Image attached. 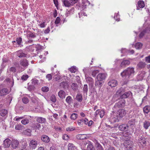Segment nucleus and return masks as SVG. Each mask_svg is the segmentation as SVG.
<instances>
[{
  "instance_id": "nucleus-18",
  "label": "nucleus",
  "mask_w": 150,
  "mask_h": 150,
  "mask_svg": "<svg viewBox=\"0 0 150 150\" xmlns=\"http://www.w3.org/2000/svg\"><path fill=\"white\" fill-rule=\"evenodd\" d=\"M17 56L20 57H27V54L23 53L22 50H20L17 52Z\"/></svg>"
},
{
  "instance_id": "nucleus-1",
  "label": "nucleus",
  "mask_w": 150,
  "mask_h": 150,
  "mask_svg": "<svg viewBox=\"0 0 150 150\" xmlns=\"http://www.w3.org/2000/svg\"><path fill=\"white\" fill-rule=\"evenodd\" d=\"M134 68L129 67L121 73V75L123 79L128 80L130 77H132L134 75Z\"/></svg>"
},
{
  "instance_id": "nucleus-6",
  "label": "nucleus",
  "mask_w": 150,
  "mask_h": 150,
  "mask_svg": "<svg viewBox=\"0 0 150 150\" xmlns=\"http://www.w3.org/2000/svg\"><path fill=\"white\" fill-rule=\"evenodd\" d=\"M125 100L124 99H122L116 103L115 106L119 108L123 107L125 106Z\"/></svg>"
},
{
  "instance_id": "nucleus-47",
  "label": "nucleus",
  "mask_w": 150,
  "mask_h": 150,
  "mask_svg": "<svg viewBox=\"0 0 150 150\" xmlns=\"http://www.w3.org/2000/svg\"><path fill=\"white\" fill-rule=\"evenodd\" d=\"M96 146L97 148V150H103V148L99 143H97L96 144Z\"/></svg>"
},
{
  "instance_id": "nucleus-9",
  "label": "nucleus",
  "mask_w": 150,
  "mask_h": 150,
  "mask_svg": "<svg viewBox=\"0 0 150 150\" xmlns=\"http://www.w3.org/2000/svg\"><path fill=\"white\" fill-rule=\"evenodd\" d=\"M37 142L36 141L33 140H31L29 146L33 149H35L37 147Z\"/></svg>"
},
{
  "instance_id": "nucleus-45",
  "label": "nucleus",
  "mask_w": 150,
  "mask_h": 150,
  "mask_svg": "<svg viewBox=\"0 0 150 150\" xmlns=\"http://www.w3.org/2000/svg\"><path fill=\"white\" fill-rule=\"evenodd\" d=\"M31 130L30 129H28L24 131L25 134L28 136H30L31 134Z\"/></svg>"
},
{
  "instance_id": "nucleus-33",
  "label": "nucleus",
  "mask_w": 150,
  "mask_h": 150,
  "mask_svg": "<svg viewBox=\"0 0 150 150\" xmlns=\"http://www.w3.org/2000/svg\"><path fill=\"white\" fill-rule=\"evenodd\" d=\"M63 2L65 6L69 7L71 5L70 2L67 0H63Z\"/></svg>"
},
{
  "instance_id": "nucleus-27",
  "label": "nucleus",
  "mask_w": 150,
  "mask_h": 150,
  "mask_svg": "<svg viewBox=\"0 0 150 150\" xmlns=\"http://www.w3.org/2000/svg\"><path fill=\"white\" fill-rule=\"evenodd\" d=\"M76 100L79 102H81L83 100V97L81 94L78 93L76 96Z\"/></svg>"
},
{
  "instance_id": "nucleus-24",
  "label": "nucleus",
  "mask_w": 150,
  "mask_h": 150,
  "mask_svg": "<svg viewBox=\"0 0 150 150\" xmlns=\"http://www.w3.org/2000/svg\"><path fill=\"white\" fill-rule=\"evenodd\" d=\"M68 150H75L76 147L72 143H69L68 146Z\"/></svg>"
},
{
  "instance_id": "nucleus-16",
  "label": "nucleus",
  "mask_w": 150,
  "mask_h": 150,
  "mask_svg": "<svg viewBox=\"0 0 150 150\" xmlns=\"http://www.w3.org/2000/svg\"><path fill=\"white\" fill-rule=\"evenodd\" d=\"M41 139L42 142L46 143H48L50 141L49 137L45 135H43L42 136Z\"/></svg>"
},
{
  "instance_id": "nucleus-49",
  "label": "nucleus",
  "mask_w": 150,
  "mask_h": 150,
  "mask_svg": "<svg viewBox=\"0 0 150 150\" xmlns=\"http://www.w3.org/2000/svg\"><path fill=\"white\" fill-rule=\"evenodd\" d=\"M78 115L76 113H74L71 114V119L75 120L77 117Z\"/></svg>"
},
{
  "instance_id": "nucleus-22",
  "label": "nucleus",
  "mask_w": 150,
  "mask_h": 150,
  "mask_svg": "<svg viewBox=\"0 0 150 150\" xmlns=\"http://www.w3.org/2000/svg\"><path fill=\"white\" fill-rule=\"evenodd\" d=\"M16 42L17 43L20 47H21L23 46V45L22 44L23 43L22 38L21 37L17 38L16 39Z\"/></svg>"
},
{
  "instance_id": "nucleus-31",
  "label": "nucleus",
  "mask_w": 150,
  "mask_h": 150,
  "mask_svg": "<svg viewBox=\"0 0 150 150\" xmlns=\"http://www.w3.org/2000/svg\"><path fill=\"white\" fill-rule=\"evenodd\" d=\"M150 126V122L149 121H145L143 123V126L145 129H147Z\"/></svg>"
},
{
  "instance_id": "nucleus-40",
  "label": "nucleus",
  "mask_w": 150,
  "mask_h": 150,
  "mask_svg": "<svg viewBox=\"0 0 150 150\" xmlns=\"http://www.w3.org/2000/svg\"><path fill=\"white\" fill-rule=\"evenodd\" d=\"M36 37V36L35 35V34L34 33L30 32V33L27 34V37L28 39H29V38H34Z\"/></svg>"
},
{
  "instance_id": "nucleus-2",
  "label": "nucleus",
  "mask_w": 150,
  "mask_h": 150,
  "mask_svg": "<svg viewBox=\"0 0 150 150\" xmlns=\"http://www.w3.org/2000/svg\"><path fill=\"white\" fill-rule=\"evenodd\" d=\"M124 144L125 147L127 150H132L133 142L131 140H127L125 141Z\"/></svg>"
},
{
  "instance_id": "nucleus-4",
  "label": "nucleus",
  "mask_w": 150,
  "mask_h": 150,
  "mask_svg": "<svg viewBox=\"0 0 150 150\" xmlns=\"http://www.w3.org/2000/svg\"><path fill=\"white\" fill-rule=\"evenodd\" d=\"M10 92V90L6 88H4L0 90V96H3L8 94Z\"/></svg>"
},
{
  "instance_id": "nucleus-64",
  "label": "nucleus",
  "mask_w": 150,
  "mask_h": 150,
  "mask_svg": "<svg viewBox=\"0 0 150 150\" xmlns=\"http://www.w3.org/2000/svg\"><path fill=\"white\" fill-rule=\"evenodd\" d=\"M145 60L146 62L150 63V55L145 58Z\"/></svg>"
},
{
  "instance_id": "nucleus-36",
  "label": "nucleus",
  "mask_w": 150,
  "mask_h": 150,
  "mask_svg": "<svg viewBox=\"0 0 150 150\" xmlns=\"http://www.w3.org/2000/svg\"><path fill=\"white\" fill-rule=\"evenodd\" d=\"M87 150H95V149L92 144L89 143L87 145Z\"/></svg>"
},
{
  "instance_id": "nucleus-29",
  "label": "nucleus",
  "mask_w": 150,
  "mask_h": 150,
  "mask_svg": "<svg viewBox=\"0 0 150 150\" xmlns=\"http://www.w3.org/2000/svg\"><path fill=\"white\" fill-rule=\"evenodd\" d=\"M7 113V111L5 109H2L0 111V115L2 116H5Z\"/></svg>"
},
{
  "instance_id": "nucleus-44",
  "label": "nucleus",
  "mask_w": 150,
  "mask_h": 150,
  "mask_svg": "<svg viewBox=\"0 0 150 150\" xmlns=\"http://www.w3.org/2000/svg\"><path fill=\"white\" fill-rule=\"evenodd\" d=\"M22 124L24 125H25L28 124L29 122V120L27 119H23L21 121Z\"/></svg>"
},
{
  "instance_id": "nucleus-56",
  "label": "nucleus",
  "mask_w": 150,
  "mask_h": 150,
  "mask_svg": "<svg viewBox=\"0 0 150 150\" xmlns=\"http://www.w3.org/2000/svg\"><path fill=\"white\" fill-rule=\"evenodd\" d=\"M9 71L11 72L15 73L16 71V69L15 67H12L10 68Z\"/></svg>"
},
{
  "instance_id": "nucleus-26",
  "label": "nucleus",
  "mask_w": 150,
  "mask_h": 150,
  "mask_svg": "<svg viewBox=\"0 0 150 150\" xmlns=\"http://www.w3.org/2000/svg\"><path fill=\"white\" fill-rule=\"evenodd\" d=\"M37 121L40 123H44L46 121L45 118L41 117H39L37 118Z\"/></svg>"
},
{
  "instance_id": "nucleus-48",
  "label": "nucleus",
  "mask_w": 150,
  "mask_h": 150,
  "mask_svg": "<svg viewBox=\"0 0 150 150\" xmlns=\"http://www.w3.org/2000/svg\"><path fill=\"white\" fill-rule=\"evenodd\" d=\"M50 100L53 103H55L56 101V98L55 96L54 95H52L50 98Z\"/></svg>"
},
{
  "instance_id": "nucleus-46",
  "label": "nucleus",
  "mask_w": 150,
  "mask_h": 150,
  "mask_svg": "<svg viewBox=\"0 0 150 150\" xmlns=\"http://www.w3.org/2000/svg\"><path fill=\"white\" fill-rule=\"evenodd\" d=\"M83 92L87 94L88 91V86L87 84H84L83 88Z\"/></svg>"
},
{
  "instance_id": "nucleus-30",
  "label": "nucleus",
  "mask_w": 150,
  "mask_h": 150,
  "mask_svg": "<svg viewBox=\"0 0 150 150\" xmlns=\"http://www.w3.org/2000/svg\"><path fill=\"white\" fill-rule=\"evenodd\" d=\"M77 8L79 10L82 11L86 8V6L85 4H79L78 6H77Z\"/></svg>"
},
{
  "instance_id": "nucleus-55",
  "label": "nucleus",
  "mask_w": 150,
  "mask_h": 150,
  "mask_svg": "<svg viewBox=\"0 0 150 150\" xmlns=\"http://www.w3.org/2000/svg\"><path fill=\"white\" fill-rule=\"evenodd\" d=\"M105 112L104 110H101L100 111H99V113L100 118H102L104 116L105 114Z\"/></svg>"
},
{
  "instance_id": "nucleus-37",
  "label": "nucleus",
  "mask_w": 150,
  "mask_h": 150,
  "mask_svg": "<svg viewBox=\"0 0 150 150\" xmlns=\"http://www.w3.org/2000/svg\"><path fill=\"white\" fill-rule=\"evenodd\" d=\"M150 110V107L146 106H145L143 109V111L145 113L147 114Z\"/></svg>"
},
{
  "instance_id": "nucleus-53",
  "label": "nucleus",
  "mask_w": 150,
  "mask_h": 150,
  "mask_svg": "<svg viewBox=\"0 0 150 150\" xmlns=\"http://www.w3.org/2000/svg\"><path fill=\"white\" fill-rule=\"evenodd\" d=\"M38 81L36 79H33L32 80V84L33 85H35L38 84Z\"/></svg>"
},
{
  "instance_id": "nucleus-54",
  "label": "nucleus",
  "mask_w": 150,
  "mask_h": 150,
  "mask_svg": "<svg viewBox=\"0 0 150 150\" xmlns=\"http://www.w3.org/2000/svg\"><path fill=\"white\" fill-rule=\"evenodd\" d=\"M74 11V7H72L68 11L67 13L69 14H73Z\"/></svg>"
},
{
  "instance_id": "nucleus-34",
  "label": "nucleus",
  "mask_w": 150,
  "mask_h": 150,
  "mask_svg": "<svg viewBox=\"0 0 150 150\" xmlns=\"http://www.w3.org/2000/svg\"><path fill=\"white\" fill-rule=\"evenodd\" d=\"M143 45L140 42H138L136 43L135 45V47L137 49H139L142 48Z\"/></svg>"
},
{
  "instance_id": "nucleus-10",
  "label": "nucleus",
  "mask_w": 150,
  "mask_h": 150,
  "mask_svg": "<svg viewBox=\"0 0 150 150\" xmlns=\"http://www.w3.org/2000/svg\"><path fill=\"white\" fill-rule=\"evenodd\" d=\"M126 111L124 109H120L117 111V114L120 117H122L126 113Z\"/></svg>"
},
{
  "instance_id": "nucleus-51",
  "label": "nucleus",
  "mask_w": 150,
  "mask_h": 150,
  "mask_svg": "<svg viewBox=\"0 0 150 150\" xmlns=\"http://www.w3.org/2000/svg\"><path fill=\"white\" fill-rule=\"evenodd\" d=\"M92 75L93 77H95L96 75L98 73V71L97 70H92Z\"/></svg>"
},
{
  "instance_id": "nucleus-11",
  "label": "nucleus",
  "mask_w": 150,
  "mask_h": 150,
  "mask_svg": "<svg viewBox=\"0 0 150 150\" xmlns=\"http://www.w3.org/2000/svg\"><path fill=\"white\" fill-rule=\"evenodd\" d=\"M19 142L16 139H13L11 141V145L13 149H16L18 146Z\"/></svg>"
},
{
  "instance_id": "nucleus-42",
  "label": "nucleus",
  "mask_w": 150,
  "mask_h": 150,
  "mask_svg": "<svg viewBox=\"0 0 150 150\" xmlns=\"http://www.w3.org/2000/svg\"><path fill=\"white\" fill-rule=\"evenodd\" d=\"M72 99L71 96H67L66 99V102L69 104H70L71 103Z\"/></svg>"
},
{
  "instance_id": "nucleus-58",
  "label": "nucleus",
  "mask_w": 150,
  "mask_h": 150,
  "mask_svg": "<svg viewBox=\"0 0 150 150\" xmlns=\"http://www.w3.org/2000/svg\"><path fill=\"white\" fill-rule=\"evenodd\" d=\"M46 78L49 81L52 79V76L51 74H48L46 75Z\"/></svg>"
},
{
  "instance_id": "nucleus-38",
  "label": "nucleus",
  "mask_w": 150,
  "mask_h": 150,
  "mask_svg": "<svg viewBox=\"0 0 150 150\" xmlns=\"http://www.w3.org/2000/svg\"><path fill=\"white\" fill-rule=\"evenodd\" d=\"M146 64L142 62H139V64H138V67L140 68H144L146 66Z\"/></svg>"
},
{
  "instance_id": "nucleus-17",
  "label": "nucleus",
  "mask_w": 150,
  "mask_h": 150,
  "mask_svg": "<svg viewBox=\"0 0 150 150\" xmlns=\"http://www.w3.org/2000/svg\"><path fill=\"white\" fill-rule=\"evenodd\" d=\"M128 126L126 124H123L120 125L118 129L120 131H125L128 129Z\"/></svg>"
},
{
  "instance_id": "nucleus-43",
  "label": "nucleus",
  "mask_w": 150,
  "mask_h": 150,
  "mask_svg": "<svg viewBox=\"0 0 150 150\" xmlns=\"http://www.w3.org/2000/svg\"><path fill=\"white\" fill-rule=\"evenodd\" d=\"M23 127V126L21 124H18L16 125L15 128L16 130H21L22 129Z\"/></svg>"
},
{
  "instance_id": "nucleus-32",
  "label": "nucleus",
  "mask_w": 150,
  "mask_h": 150,
  "mask_svg": "<svg viewBox=\"0 0 150 150\" xmlns=\"http://www.w3.org/2000/svg\"><path fill=\"white\" fill-rule=\"evenodd\" d=\"M135 122V120L134 119H132L129 120L128 122V125L130 126H133L134 125Z\"/></svg>"
},
{
  "instance_id": "nucleus-50",
  "label": "nucleus",
  "mask_w": 150,
  "mask_h": 150,
  "mask_svg": "<svg viewBox=\"0 0 150 150\" xmlns=\"http://www.w3.org/2000/svg\"><path fill=\"white\" fill-rule=\"evenodd\" d=\"M22 100L23 102L25 104H27L29 102V100L26 97H24L23 98H22Z\"/></svg>"
},
{
  "instance_id": "nucleus-19",
  "label": "nucleus",
  "mask_w": 150,
  "mask_h": 150,
  "mask_svg": "<svg viewBox=\"0 0 150 150\" xmlns=\"http://www.w3.org/2000/svg\"><path fill=\"white\" fill-rule=\"evenodd\" d=\"M108 85L111 87H114L117 85L116 81L115 80H112L110 81L108 83Z\"/></svg>"
},
{
  "instance_id": "nucleus-8",
  "label": "nucleus",
  "mask_w": 150,
  "mask_h": 150,
  "mask_svg": "<svg viewBox=\"0 0 150 150\" xmlns=\"http://www.w3.org/2000/svg\"><path fill=\"white\" fill-rule=\"evenodd\" d=\"M11 144V140L8 139H6L4 141L3 146L4 148H8L10 146Z\"/></svg>"
},
{
  "instance_id": "nucleus-52",
  "label": "nucleus",
  "mask_w": 150,
  "mask_h": 150,
  "mask_svg": "<svg viewBox=\"0 0 150 150\" xmlns=\"http://www.w3.org/2000/svg\"><path fill=\"white\" fill-rule=\"evenodd\" d=\"M42 90L44 92H47L49 90V88L47 86L43 87L42 88Z\"/></svg>"
},
{
  "instance_id": "nucleus-41",
  "label": "nucleus",
  "mask_w": 150,
  "mask_h": 150,
  "mask_svg": "<svg viewBox=\"0 0 150 150\" xmlns=\"http://www.w3.org/2000/svg\"><path fill=\"white\" fill-rule=\"evenodd\" d=\"M71 87L73 90L76 91L78 88V85L76 83H73L71 84Z\"/></svg>"
},
{
  "instance_id": "nucleus-63",
  "label": "nucleus",
  "mask_w": 150,
  "mask_h": 150,
  "mask_svg": "<svg viewBox=\"0 0 150 150\" xmlns=\"http://www.w3.org/2000/svg\"><path fill=\"white\" fill-rule=\"evenodd\" d=\"M129 51L125 49H122L121 50V52L122 53L126 54Z\"/></svg>"
},
{
  "instance_id": "nucleus-35",
  "label": "nucleus",
  "mask_w": 150,
  "mask_h": 150,
  "mask_svg": "<svg viewBox=\"0 0 150 150\" xmlns=\"http://www.w3.org/2000/svg\"><path fill=\"white\" fill-rule=\"evenodd\" d=\"M148 32V28H145L140 33L139 35V37L140 38H142L144 35L145 34Z\"/></svg>"
},
{
  "instance_id": "nucleus-13",
  "label": "nucleus",
  "mask_w": 150,
  "mask_h": 150,
  "mask_svg": "<svg viewBox=\"0 0 150 150\" xmlns=\"http://www.w3.org/2000/svg\"><path fill=\"white\" fill-rule=\"evenodd\" d=\"M28 97L30 98L31 101L33 103H38V98L33 94H32L31 95H29Z\"/></svg>"
},
{
  "instance_id": "nucleus-14",
  "label": "nucleus",
  "mask_w": 150,
  "mask_h": 150,
  "mask_svg": "<svg viewBox=\"0 0 150 150\" xmlns=\"http://www.w3.org/2000/svg\"><path fill=\"white\" fill-rule=\"evenodd\" d=\"M145 4L144 1H139L138 2L137 9L139 10L140 8H143Z\"/></svg>"
},
{
  "instance_id": "nucleus-25",
  "label": "nucleus",
  "mask_w": 150,
  "mask_h": 150,
  "mask_svg": "<svg viewBox=\"0 0 150 150\" xmlns=\"http://www.w3.org/2000/svg\"><path fill=\"white\" fill-rule=\"evenodd\" d=\"M131 94V93L129 91L125 92L123 95H121V97L122 99L126 98L129 97Z\"/></svg>"
},
{
  "instance_id": "nucleus-23",
  "label": "nucleus",
  "mask_w": 150,
  "mask_h": 150,
  "mask_svg": "<svg viewBox=\"0 0 150 150\" xmlns=\"http://www.w3.org/2000/svg\"><path fill=\"white\" fill-rule=\"evenodd\" d=\"M95 85L96 87L100 89L102 86V83L101 81L97 80V81L95 82Z\"/></svg>"
},
{
  "instance_id": "nucleus-12",
  "label": "nucleus",
  "mask_w": 150,
  "mask_h": 150,
  "mask_svg": "<svg viewBox=\"0 0 150 150\" xmlns=\"http://www.w3.org/2000/svg\"><path fill=\"white\" fill-rule=\"evenodd\" d=\"M146 73L144 71L141 72L137 76V79L138 81H141L145 76Z\"/></svg>"
},
{
  "instance_id": "nucleus-57",
  "label": "nucleus",
  "mask_w": 150,
  "mask_h": 150,
  "mask_svg": "<svg viewBox=\"0 0 150 150\" xmlns=\"http://www.w3.org/2000/svg\"><path fill=\"white\" fill-rule=\"evenodd\" d=\"M77 123L79 126L83 125V119H81L78 120Z\"/></svg>"
},
{
  "instance_id": "nucleus-5",
  "label": "nucleus",
  "mask_w": 150,
  "mask_h": 150,
  "mask_svg": "<svg viewBox=\"0 0 150 150\" xmlns=\"http://www.w3.org/2000/svg\"><path fill=\"white\" fill-rule=\"evenodd\" d=\"M138 142L142 146H144L146 143V138L144 136H139Z\"/></svg>"
},
{
  "instance_id": "nucleus-60",
  "label": "nucleus",
  "mask_w": 150,
  "mask_h": 150,
  "mask_svg": "<svg viewBox=\"0 0 150 150\" xmlns=\"http://www.w3.org/2000/svg\"><path fill=\"white\" fill-rule=\"evenodd\" d=\"M75 130V128L72 127H67L66 129V130L67 131H71Z\"/></svg>"
},
{
  "instance_id": "nucleus-28",
  "label": "nucleus",
  "mask_w": 150,
  "mask_h": 150,
  "mask_svg": "<svg viewBox=\"0 0 150 150\" xmlns=\"http://www.w3.org/2000/svg\"><path fill=\"white\" fill-rule=\"evenodd\" d=\"M60 86L64 88H66L68 87V84L67 82L63 81L60 83Z\"/></svg>"
},
{
  "instance_id": "nucleus-62",
  "label": "nucleus",
  "mask_w": 150,
  "mask_h": 150,
  "mask_svg": "<svg viewBox=\"0 0 150 150\" xmlns=\"http://www.w3.org/2000/svg\"><path fill=\"white\" fill-rule=\"evenodd\" d=\"M62 138L64 140H67L69 138V137L67 134H65L63 136Z\"/></svg>"
},
{
  "instance_id": "nucleus-20",
  "label": "nucleus",
  "mask_w": 150,
  "mask_h": 150,
  "mask_svg": "<svg viewBox=\"0 0 150 150\" xmlns=\"http://www.w3.org/2000/svg\"><path fill=\"white\" fill-rule=\"evenodd\" d=\"M130 64V61L128 60H123L121 63L120 66L122 67H124L126 66L129 65Z\"/></svg>"
},
{
  "instance_id": "nucleus-7",
  "label": "nucleus",
  "mask_w": 150,
  "mask_h": 150,
  "mask_svg": "<svg viewBox=\"0 0 150 150\" xmlns=\"http://www.w3.org/2000/svg\"><path fill=\"white\" fill-rule=\"evenodd\" d=\"M86 81L87 83H88L89 85L92 87L94 84V80L91 77L88 76L86 77Z\"/></svg>"
},
{
  "instance_id": "nucleus-61",
  "label": "nucleus",
  "mask_w": 150,
  "mask_h": 150,
  "mask_svg": "<svg viewBox=\"0 0 150 150\" xmlns=\"http://www.w3.org/2000/svg\"><path fill=\"white\" fill-rule=\"evenodd\" d=\"M60 19L59 17H57L55 21V23L56 24H59V23L60 21Z\"/></svg>"
},
{
  "instance_id": "nucleus-21",
  "label": "nucleus",
  "mask_w": 150,
  "mask_h": 150,
  "mask_svg": "<svg viewBox=\"0 0 150 150\" xmlns=\"http://www.w3.org/2000/svg\"><path fill=\"white\" fill-rule=\"evenodd\" d=\"M58 95L60 98H64L66 96L65 93L63 90H60L58 93Z\"/></svg>"
},
{
  "instance_id": "nucleus-59",
  "label": "nucleus",
  "mask_w": 150,
  "mask_h": 150,
  "mask_svg": "<svg viewBox=\"0 0 150 150\" xmlns=\"http://www.w3.org/2000/svg\"><path fill=\"white\" fill-rule=\"evenodd\" d=\"M29 76L28 75H23L21 77V79L23 80H26L28 78Z\"/></svg>"
},
{
  "instance_id": "nucleus-15",
  "label": "nucleus",
  "mask_w": 150,
  "mask_h": 150,
  "mask_svg": "<svg viewBox=\"0 0 150 150\" xmlns=\"http://www.w3.org/2000/svg\"><path fill=\"white\" fill-rule=\"evenodd\" d=\"M106 75L105 74L100 73L97 76V80L101 81L104 79Z\"/></svg>"
},
{
  "instance_id": "nucleus-39",
  "label": "nucleus",
  "mask_w": 150,
  "mask_h": 150,
  "mask_svg": "<svg viewBox=\"0 0 150 150\" xmlns=\"http://www.w3.org/2000/svg\"><path fill=\"white\" fill-rule=\"evenodd\" d=\"M76 137L78 139H83L86 138L84 134H78L76 136Z\"/></svg>"
},
{
  "instance_id": "nucleus-3",
  "label": "nucleus",
  "mask_w": 150,
  "mask_h": 150,
  "mask_svg": "<svg viewBox=\"0 0 150 150\" xmlns=\"http://www.w3.org/2000/svg\"><path fill=\"white\" fill-rule=\"evenodd\" d=\"M20 64L21 66H22L23 67V69L24 70L25 68H27L28 65L29 64L28 60L26 59H24L21 60L20 61Z\"/></svg>"
}]
</instances>
